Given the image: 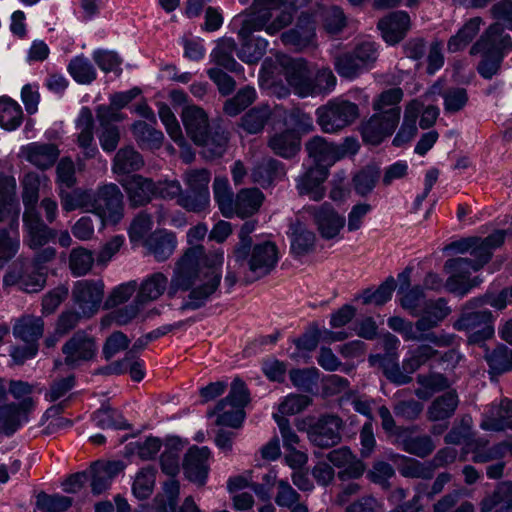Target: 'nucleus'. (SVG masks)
Wrapping results in <instances>:
<instances>
[{"label":"nucleus","mask_w":512,"mask_h":512,"mask_svg":"<svg viewBox=\"0 0 512 512\" xmlns=\"http://www.w3.org/2000/svg\"><path fill=\"white\" fill-rule=\"evenodd\" d=\"M222 262V253L206 254L203 246H192L175 263L170 280L164 273L157 271L147 275L137 285V303L146 305L156 301L166 291L170 299L175 298L179 292L189 291L180 310H196L217 290L221 274L216 268Z\"/></svg>","instance_id":"obj_1"},{"label":"nucleus","mask_w":512,"mask_h":512,"mask_svg":"<svg viewBox=\"0 0 512 512\" xmlns=\"http://www.w3.org/2000/svg\"><path fill=\"white\" fill-rule=\"evenodd\" d=\"M307 0H253L244 12L238 36L242 42L238 57L248 64L257 63L265 54L268 43L263 38H252L257 31L276 35L290 26L295 14Z\"/></svg>","instance_id":"obj_2"},{"label":"nucleus","mask_w":512,"mask_h":512,"mask_svg":"<svg viewBox=\"0 0 512 512\" xmlns=\"http://www.w3.org/2000/svg\"><path fill=\"white\" fill-rule=\"evenodd\" d=\"M451 313L444 298L427 300L423 303L419 318L415 322L399 316L390 317L388 326L400 333L406 341L429 342L438 347H448L453 343V336L433 331Z\"/></svg>","instance_id":"obj_3"},{"label":"nucleus","mask_w":512,"mask_h":512,"mask_svg":"<svg viewBox=\"0 0 512 512\" xmlns=\"http://www.w3.org/2000/svg\"><path fill=\"white\" fill-rule=\"evenodd\" d=\"M233 259L234 268L243 273L246 283H250L274 270L279 260V251L275 243L265 241L242 251H233Z\"/></svg>","instance_id":"obj_4"},{"label":"nucleus","mask_w":512,"mask_h":512,"mask_svg":"<svg viewBox=\"0 0 512 512\" xmlns=\"http://www.w3.org/2000/svg\"><path fill=\"white\" fill-rule=\"evenodd\" d=\"M492 252H482L476 250L471 252V257H458L448 259L444 264V270L450 274L447 279V288L451 292L459 293L461 296L477 286L481 281L479 277L470 279L472 271L476 272L482 269L491 259Z\"/></svg>","instance_id":"obj_5"},{"label":"nucleus","mask_w":512,"mask_h":512,"mask_svg":"<svg viewBox=\"0 0 512 512\" xmlns=\"http://www.w3.org/2000/svg\"><path fill=\"white\" fill-rule=\"evenodd\" d=\"M317 123L325 133H336L351 125L359 117L358 106L336 98L316 110Z\"/></svg>","instance_id":"obj_6"},{"label":"nucleus","mask_w":512,"mask_h":512,"mask_svg":"<svg viewBox=\"0 0 512 512\" xmlns=\"http://www.w3.org/2000/svg\"><path fill=\"white\" fill-rule=\"evenodd\" d=\"M211 173L205 168L189 169L183 175L187 191L178 199V204L188 211H203L209 204Z\"/></svg>","instance_id":"obj_7"},{"label":"nucleus","mask_w":512,"mask_h":512,"mask_svg":"<svg viewBox=\"0 0 512 512\" xmlns=\"http://www.w3.org/2000/svg\"><path fill=\"white\" fill-rule=\"evenodd\" d=\"M468 308V302L463 307L460 318L454 323V328L466 331L470 343H480L494 334L493 316L489 310L473 311Z\"/></svg>","instance_id":"obj_8"},{"label":"nucleus","mask_w":512,"mask_h":512,"mask_svg":"<svg viewBox=\"0 0 512 512\" xmlns=\"http://www.w3.org/2000/svg\"><path fill=\"white\" fill-rule=\"evenodd\" d=\"M46 274L33 267L26 259L19 258L3 277L5 287L17 285L26 293H38L46 285Z\"/></svg>","instance_id":"obj_9"},{"label":"nucleus","mask_w":512,"mask_h":512,"mask_svg":"<svg viewBox=\"0 0 512 512\" xmlns=\"http://www.w3.org/2000/svg\"><path fill=\"white\" fill-rule=\"evenodd\" d=\"M94 214L99 216L104 224H117L124 216L123 194L114 184H105L96 189Z\"/></svg>","instance_id":"obj_10"},{"label":"nucleus","mask_w":512,"mask_h":512,"mask_svg":"<svg viewBox=\"0 0 512 512\" xmlns=\"http://www.w3.org/2000/svg\"><path fill=\"white\" fill-rule=\"evenodd\" d=\"M357 147L356 141L349 138L345 140L343 147H339L327 142L320 136L313 137L305 145L308 156L315 163L314 167H324L325 169H328L329 166L343 158L347 151L350 150L352 153H355Z\"/></svg>","instance_id":"obj_11"},{"label":"nucleus","mask_w":512,"mask_h":512,"mask_svg":"<svg viewBox=\"0 0 512 512\" xmlns=\"http://www.w3.org/2000/svg\"><path fill=\"white\" fill-rule=\"evenodd\" d=\"M34 407L32 398H25L19 403H7L5 381L0 379V432L11 435L26 421Z\"/></svg>","instance_id":"obj_12"},{"label":"nucleus","mask_w":512,"mask_h":512,"mask_svg":"<svg viewBox=\"0 0 512 512\" xmlns=\"http://www.w3.org/2000/svg\"><path fill=\"white\" fill-rule=\"evenodd\" d=\"M343 420L334 414L320 416L307 430L310 442L322 449H328L341 442Z\"/></svg>","instance_id":"obj_13"},{"label":"nucleus","mask_w":512,"mask_h":512,"mask_svg":"<svg viewBox=\"0 0 512 512\" xmlns=\"http://www.w3.org/2000/svg\"><path fill=\"white\" fill-rule=\"evenodd\" d=\"M62 353L64 355V364L71 368H76L95 357L97 343L93 336L80 330L64 343Z\"/></svg>","instance_id":"obj_14"},{"label":"nucleus","mask_w":512,"mask_h":512,"mask_svg":"<svg viewBox=\"0 0 512 512\" xmlns=\"http://www.w3.org/2000/svg\"><path fill=\"white\" fill-rule=\"evenodd\" d=\"M512 50V39L501 23H492L471 46L469 53L504 55Z\"/></svg>","instance_id":"obj_15"},{"label":"nucleus","mask_w":512,"mask_h":512,"mask_svg":"<svg viewBox=\"0 0 512 512\" xmlns=\"http://www.w3.org/2000/svg\"><path fill=\"white\" fill-rule=\"evenodd\" d=\"M104 282L102 280H79L72 289L73 301L87 317L94 315L100 308L104 297Z\"/></svg>","instance_id":"obj_16"},{"label":"nucleus","mask_w":512,"mask_h":512,"mask_svg":"<svg viewBox=\"0 0 512 512\" xmlns=\"http://www.w3.org/2000/svg\"><path fill=\"white\" fill-rule=\"evenodd\" d=\"M24 244L32 250L42 248L54 241L58 231L49 227L39 212L23 213Z\"/></svg>","instance_id":"obj_17"},{"label":"nucleus","mask_w":512,"mask_h":512,"mask_svg":"<svg viewBox=\"0 0 512 512\" xmlns=\"http://www.w3.org/2000/svg\"><path fill=\"white\" fill-rule=\"evenodd\" d=\"M417 429V426L398 427L395 443L408 454L426 458L433 453L436 443L428 434H416Z\"/></svg>","instance_id":"obj_18"},{"label":"nucleus","mask_w":512,"mask_h":512,"mask_svg":"<svg viewBox=\"0 0 512 512\" xmlns=\"http://www.w3.org/2000/svg\"><path fill=\"white\" fill-rule=\"evenodd\" d=\"M284 77L299 97H313V74L304 59H290L284 64Z\"/></svg>","instance_id":"obj_19"},{"label":"nucleus","mask_w":512,"mask_h":512,"mask_svg":"<svg viewBox=\"0 0 512 512\" xmlns=\"http://www.w3.org/2000/svg\"><path fill=\"white\" fill-rule=\"evenodd\" d=\"M210 454L208 447L192 446L188 449L182 463L187 479L199 486L205 485L209 473Z\"/></svg>","instance_id":"obj_20"},{"label":"nucleus","mask_w":512,"mask_h":512,"mask_svg":"<svg viewBox=\"0 0 512 512\" xmlns=\"http://www.w3.org/2000/svg\"><path fill=\"white\" fill-rule=\"evenodd\" d=\"M327 459L337 468H344L339 471L337 477L341 481L360 478L364 471L365 465L356 458L348 447L334 449L327 454Z\"/></svg>","instance_id":"obj_21"},{"label":"nucleus","mask_w":512,"mask_h":512,"mask_svg":"<svg viewBox=\"0 0 512 512\" xmlns=\"http://www.w3.org/2000/svg\"><path fill=\"white\" fill-rule=\"evenodd\" d=\"M399 122L394 117H385L374 113L361 125V135L365 143L371 145L380 144L386 137L393 134Z\"/></svg>","instance_id":"obj_22"},{"label":"nucleus","mask_w":512,"mask_h":512,"mask_svg":"<svg viewBox=\"0 0 512 512\" xmlns=\"http://www.w3.org/2000/svg\"><path fill=\"white\" fill-rule=\"evenodd\" d=\"M312 215L314 223L324 239L335 238L345 225V218L328 203L313 208Z\"/></svg>","instance_id":"obj_23"},{"label":"nucleus","mask_w":512,"mask_h":512,"mask_svg":"<svg viewBox=\"0 0 512 512\" xmlns=\"http://www.w3.org/2000/svg\"><path fill=\"white\" fill-rule=\"evenodd\" d=\"M143 246L147 253L152 255L158 262L166 261L175 251L177 238L175 233L165 229H158L148 235Z\"/></svg>","instance_id":"obj_24"},{"label":"nucleus","mask_w":512,"mask_h":512,"mask_svg":"<svg viewBox=\"0 0 512 512\" xmlns=\"http://www.w3.org/2000/svg\"><path fill=\"white\" fill-rule=\"evenodd\" d=\"M122 186L134 208L148 204L155 196V182L138 174L124 180Z\"/></svg>","instance_id":"obj_25"},{"label":"nucleus","mask_w":512,"mask_h":512,"mask_svg":"<svg viewBox=\"0 0 512 512\" xmlns=\"http://www.w3.org/2000/svg\"><path fill=\"white\" fill-rule=\"evenodd\" d=\"M489 441L486 438H470L465 442L468 452L473 454L472 461L474 463H487L499 460L505 457L509 450L512 451V445L507 442L495 444L488 447Z\"/></svg>","instance_id":"obj_26"},{"label":"nucleus","mask_w":512,"mask_h":512,"mask_svg":"<svg viewBox=\"0 0 512 512\" xmlns=\"http://www.w3.org/2000/svg\"><path fill=\"white\" fill-rule=\"evenodd\" d=\"M328 169L324 167H310L297 179L296 188L299 195H307L313 201H320L325 195L323 183L328 177Z\"/></svg>","instance_id":"obj_27"},{"label":"nucleus","mask_w":512,"mask_h":512,"mask_svg":"<svg viewBox=\"0 0 512 512\" xmlns=\"http://www.w3.org/2000/svg\"><path fill=\"white\" fill-rule=\"evenodd\" d=\"M315 26L307 18H300L294 28L284 31L280 35V40L285 46L293 48L295 51H303L313 46L315 41Z\"/></svg>","instance_id":"obj_28"},{"label":"nucleus","mask_w":512,"mask_h":512,"mask_svg":"<svg viewBox=\"0 0 512 512\" xmlns=\"http://www.w3.org/2000/svg\"><path fill=\"white\" fill-rule=\"evenodd\" d=\"M505 239V232L498 230L486 238L482 239L479 237H468L463 238L444 247V251L455 250L458 253L474 252L481 250L482 252H492L493 249L499 247Z\"/></svg>","instance_id":"obj_29"},{"label":"nucleus","mask_w":512,"mask_h":512,"mask_svg":"<svg viewBox=\"0 0 512 512\" xmlns=\"http://www.w3.org/2000/svg\"><path fill=\"white\" fill-rule=\"evenodd\" d=\"M382 36L389 44L400 42L410 28V17L405 11H394L378 22Z\"/></svg>","instance_id":"obj_30"},{"label":"nucleus","mask_w":512,"mask_h":512,"mask_svg":"<svg viewBox=\"0 0 512 512\" xmlns=\"http://www.w3.org/2000/svg\"><path fill=\"white\" fill-rule=\"evenodd\" d=\"M480 512H512V481L497 483L479 503Z\"/></svg>","instance_id":"obj_31"},{"label":"nucleus","mask_w":512,"mask_h":512,"mask_svg":"<svg viewBox=\"0 0 512 512\" xmlns=\"http://www.w3.org/2000/svg\"><path fill=\"white\" fill-rule=\"evenodd\" d=\"M480 427L490 431L512 429V400L504 398L498 404L491 405L484 414Z\"/></svg>","instance_id":"obj_32"},{"label":"nucleus","mask_w":512,"mask_h":512,"mask_svg":"<svg viewBox=\"0 0 512 512\" xmlns=\"http://www.w3.org/2000/svg\"><path fill=\"white\" fill-rule=\"evenodd\" d=\"M288 236L290 251L296 257L307 255L315 248V234L298 217L290 221Z\"/></svg>","instance_id":"obj_33"},{"label":"nucleus","mask_w":512,"mask_h":512,"mask_svg":"<svg viewBox=\"0 0 512 512\" xmlns=\"http://www.w3.org/2000/svg\"><path fill=\"white\" fill-rule=\"evenodd\" d=\"M124 468L121 461H109L93 463L88 472L91 478V488L94 494H101L106 491L112 482V479Z\"/></svg>","instance_id":"obj_34"},{"label":"nucleus","mask_w":512,"mask_h":512,"mask_svg":"<svg viewBox=\"0 0 512 512\" xmlns=\"http://www.w3.org/2000/svg\"><path fill=\"white\" fill-rule=\"evenodd\" d=\"M181 117L186 133L193 142L203 140V134L212 127L207 113L196 105L183 108Z\"/></svg>","instance_id":"obj_35"},{"label":"nucleus","mask_w":512,"mask_h":512,"mask_svg":"<svg viewBox=\"0 0 512 512\" xmlns=\"http://www.w3.org/2000/svg\"><path fill=\"white\" fill-rule=\"evenodd\" d=\"M265 196L258 188H243L235 195L232 217L247 218L255 215L262 206Z\"/></svg>","instance_id":"obj_36"},{"label":"nucleus","mask_w":512,"mask_h":512,"mask_svg":"<svg viewBox=\"0 0 512 512\" xmlns=\"http://www.w3.org/2000/svg\"><path fill=\"white\" fill-rule=\"evenodd\" d=\"M403 98V91L399 87H394L381 92L372 103L375 113L382 114L385 117H394L395 121H400L401 107L399 103Z\"/></svg>","instance_id":"obj_37"},{"label":"nucleus","mask_w":512,"mask_h":512,"mask_svg":"<svg viewBox=\"0 0 512 512\" xmlns=\"http://www.w3.org/2000/svg\"><path fill=\"white\" fill-rule=\"evenodd\" d=\"M23 152L30 163L42 170L53 166L59 156L57 146L51 143H32Z\"/></svg>","instance_id":"obj_38"},{"label":"nucleus","mask_w":512,"mask_h":512,"mask_svg":"<svg viewBox=\"0 0 512 512\" xmlns=\"http://www.w3.org/2000/svg\"><path fill=\"white\" fill-rule=\"evenodd\" d=\"M422 103L418 100H412L408 103L404 111L403 123L393 139V145L399 147L407 144L417 133L416 121L420 115Z\"/></svg>","instance_id":"obj_39"},{"label":"nucleus","mask_w":512,"mask_h":512,"mask_svg":"<svg viewBox=\"0 0 512 512\" xmlns=\"http://www.w3.org/2000/svg\"><path fill=\"white\" fill-rule=\"evenodd\" d=\"M285 176L283 164L273 158H264L259 161L252 170L251 177L253 182L262 187L270 186L275 180Z\"/></svg>","instance_id":"obj_40"},{"label":"nucleus","mask_w":512,"mask_h":512,"mask_svg":"<svg viewBox=\"0 0 512 512\" xmlns=\"http://www.w3.org/2000/svg\"><path fill=\"white\" fill-rule=\"evenodd\" d=\"M459 399L455 390L436 397L429 405L426 415L429 421H441L452 417L458 407Z\"/></svg>","instance_id":"obj_41"},{"label":"nucleus","mask_w":512,"mask_h":512,"mask_svg":"<svg viewBox=\"0 0 512 512\" xmlns=\"http://www.w3.org/2000/svg\"><path fill=\"white\" fill-rule=\"evenodd\" d=\"M77 128L80 130L77 138L79 147L83 149L85 157H94L96 155L97 148L93 145L94 119L89 108L85 107L81 110L77 120Z\"/></svg>","instance_id":"obj_42"},{"label":"nucleus","mask_w":512,"mask_h":512,"mask_svg":"<svg viewBox=\"0 0 512 512\" xmlns=\"http://www.w3.org/2000/svg\"><path fill=\"white\" fill-rule=\"evenodd\" d=\"M131 131L137 145L142 150H158L163 144V133L145 121L134 122Z\"/></svg>","instance_id":"obj_43"},{"label":"nucleus","mask_w":512,"mask_h":512,"mask_svg":"<svg viewBox=\"0 0 512 512\" xmlns=\"http://www.w3.org/2000/svg\"><path fill=\"white\" fill-rule=\"evenodd\" d=\"M228 133L219 125L212 126L206 133L203 134V140L195 141L198 146H202L207 157L218 158L221 157L228 145Z\"/></svg>","instance_id":"obj_44"},{"label":"nucleus","mask_w":512,"mask_h":512,"mask_svg":"<svg viewBox=\"0 0 512 512\" xmlns=\"http://www.w3.org/2000/svg\"><path fill=\"white\" fill-rule=\"evenodd\" d=\"M96 190L75 189L71 192H60L61 204L65 211L83 209L94 213Z\"/></svg>","instance_id":"obj_45"},{"label":"nucleus","mask_w":512,"mask_h":512,"mask_svg":"<svg viewBox=\"0 0 512 512\" xmlns=\"http://www.w3.org/2000/svg\"><path fill=\"white\" fill-rule=\"evenodd\" d=\"M44 332V321L41 317L25 315L19 318L14 327L13 334L26 343H35Z\"/></svg>","instance_id":"obj_46"},{"label":"nucleus","mask_w":512,"mask_h":512,"mask_svg":"<svg viewBox=\"0 0 512 512\" xmlns=\"http://www.w3.org/2000/svg\"><path fill=\"white\" fill-rule=\"evenodd\" d=\"M482 25L483 19L481 17L470 18L455 35L450 37L447 43L448 51L455 53L466 48L479 33Z\"/></svg>","instance_id":"obj_47"},{"label":"nucleus","mask_w":512,"mask_h":512,"mask_svg":"<svg viewBox=\"0 0 512 512\" xmlns=\"http://www.w3.org/2000/svg\"><path fill=\"white\" fill-rule=\"evenodd\" d=\"M144 166L142 155L132 146L118 150L113 160L112 170L116 174H127L140 170Z\"/></svg>","instance_id":"obj_48"},{"label":"nucleus","mask_w":512,"mask_h":512,"mask_svg":"<svg viewBox=\"0 0 512 512\" xmlns=\"http://www.w3.org/2000/svg\"><path fill=\"white\" fill-rule=\"evenodd\" d=\"M301 495L286 481L277 482V492L274 498L275 503L290 512H309L308 506L300 501Z\"/></svg>","instance_id":"obj_49"},{"label":"nucleus","mask_w":512,"mask_h":512,"mask_svg":"<svg viewBox=\"0 0 512 512\" xmlns=\"http://www.w3.org/2000/svg\"><path fill=\"white\" fill-rule=\"evenodd\" d=\"M268 146L275 154L291 158L300 150V139L293 131L285 130L270 137Z\"/></svg>","instance_id":"obj_50"},{"label":"nucleus","mask_w":512,"mask_h":512,"mask_svg":"<svg viewBox=\"0 0 512 512\" xmlns=\"http://www.w3.org/2000/svg\"><path fill=\"white\" fill-rule=\"evenodd\" d=\"M272 115L268 105H259L248 110L241 118L239 126L249 134H258L263 131Z\"/></svg>","instance_id":"obj_51"},{"label":"nucleus","mask_w":512,"mask_h":512,"mask_svg":"<svg viewBox=\"0 0 512 512\" xmlns=\"http://www.w3.org/2000/svg\"><path fill=\"white\" fill-rule=\"evenodd\" d=\"M484 358L490 368V373L503 374L512 370V350L505 345L485 350Z\"/></svg>","instance_id":"obj_52"},{"label":"nucleus","mask_w":512,"mask_h":512,"mask_svg":"<svg viewBox=\"0 0 512 512\" xmlns=\"http://www.w3.org/2000/svg\"><path fill=\"white\" fill-rule=\"evenodd\" d=\"M249 400V391L247 386L242 380L236 378L231 384L229 394L216 404V410L220 412L224 410L227 405L236 409H244V407L249 403Z\"/></svg>","instance_id":"obj_53"},{"label":"nucleus","mask_w":512,"mask_h":512,"mask_svg":"<svg viewBox=\"0 0 512 512\" xmlns=\"http://www.w3.org/2000/svg\"><path fill=\"white\" fill-rule=\"evenodd\" d=\"M181 450L182 445L178 438H172L167 441L165 450L160 457V464L162 471L168 476L175 477L179 473Z\"/></svg>","instance_id":"obj_54"},{"label":"nucleus","mask_w":512,"mask_h":512,"mask_svg":"<svg viewBox=\"0 0 512 512\" xmlns=\"http://www.w3.org/2000/svg\"><path fill=\"white\" fill-rule=\"evenodd\" d=\"M214 198L219 206L221 213L227 217H232V204L235 196L231 191L229 181L226 177L217 176L213 182Z\"/></svg>","instance_id":"obj_55"},{"label":"nucleus","mask_w":512,"mask_h":512,"mask_svg":"<svg viewBox=\"0 0 512 512\" xmlns=\"http://www.w3.org/2000/svg\"><path fill=\"white\" fill-rule=\"evenodd\" d=\"M380 178V169L375 165H368L358 171L353 179L355 192L360 196H367L372 192Z\"/></svg>","instance_id":"obj_56"},{"label":"nucleus","mask_w":512,"mask_h":512,"mask_svg":"<svg viewBox=\"0 0 512 512\" xmlns=\"http://www.w3.org/2000/svg\"><path fill=\"white\" fill-rule=\"evenodd\" d=\"M93 253L84 248L77 247L70 251L68 265L72 275L76 277L86 275L93 267Z\"/></svg>","instance_id":"obj_57"},{"label":"nucleus","mask_w":512,"mask_h":512,"mask_svg":"<svg viewBox=\"0 0 512 512\" xmlns=\"http://www.w3.org/2000/svg\"><path fill=\"white\" fill-rule=\"evenodd\" d=\"M438 351L428 344H421L410 351V356L403 361L406 373H413L421 366L438 356Z\"/></svg>","instance_id":"obj_58"},{"label":"nucleus","mask_w":512,"mask_h":512,"mask_svg":"<svg viewBox=\"0 0 512 512\" xmlns=\"http://www.w3.org/2000/svg\"><path fill=\"white\" fill-rule=\"evenodd\" d=\"M73 79L80 84H90L96 79V70L91 62L84 56L73 58L67 67Z\"/></svg>","instance_id":"obj_59"},{"label":"nucleus","mask_w":512,"mask_h":512,"mask_svg":"<svg viewBox=\"0 0 512 512\" xmlns=\"http://www.w3.org/2000/svg\"><path fill=\"white\" fill-rule=\"evenodd\" d=\"M372 365L379 364L383 367L384 375L393 383L403 385L409 383L412 378L403 370L401 371L397 359L386 360L382 355H372L369 358Z\"/></svg>","instance_id":"obj_60"},{"label":"nucleus","mask_w":512,"mask_h":512,"mask_svg":"<svg viewBox=\"0 0 512 512\" xmlns=\"http://www.w3.org/2000/svg\"><path fill=\"white\" fill-rule=\"evenodd\" d=\"M23 112L19 104L12 99H0V125L13 130L22 122Z\"/></svg>","instance_id":"obj_61"},{"label":"nucleus","mask_w":512,"mask_h":512,"mask_svg":"<svg viewBox=\"0 0 512 512\" xmlns=\"http://www.w3.org/2000/svg\"><path fill=\"white\" fill-rule=\"evenodd\" d=\"M395 288V279L393 277H389L376 290H364L360 297L365 305L374 303L375 305L381 306L391 299Z\"/></svg>","instance_id":"obj_62"},{"label":"nucleus","mask_w":512,"mask_h":512,"mask_svg":"<svg viewBox=\"0 0 512 512\" xmlns=\"http://www.w3.org/2000/svg\"><path fill=\"white\" fill-rule=\"evenodd\" d=\"M40 181L36 174H27L23 179L22 200L24 212H39L37 203L39 200Z\"/></svg>","instance_id":"obj_63"},{"label":"nucleus","mask_w":512,"mask_h":512,"mask_svg":"<svg viewBox=\"0 0 512 512\" xmlns=\"http://www.w3.org/2000/svg\"><path fill=\"white\" fill-rule=\"evenodd\" d=\"M73 499L67 496L55 494L49 495L41 492L37 495L36 505L44 512H64L71 507Z\"/></svg>","instance_id":"obj_64"}]
</instances>
